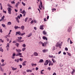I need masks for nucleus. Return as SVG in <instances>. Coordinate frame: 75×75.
<instances>
[{
  "label": "nucleus",
  "mask_w": 75,
  "mask_h": 75,
  "mask_svg": "<svg viewBox=\"0 0 75 75\" xmlns=\"http://www.w3.org/2000/svg\"><path fill=\"white\" fill-rule=\"evenodd\" d=\"M46 19H47L46 18H44V21H47V20H46Z\"/></svg>",
  "instance_id": "nucleus-51"
},
{
  "label": "nucleus",
  "mask_w": 75,
  "mask_h": 75,
  "mask_svg": "<svg viewBox=\"0 0 75 75\" xmlns=\"http://www.w3.org/2000/svg\"><path fill=\"white\" fill-rule=\"evenodd\" d=\"M15 45L17 46V47H18L19 45V44H18V43H16Z\"/></svg>",
  "instance_id": "nucleus-31"
},
{
  "label": "nucleus",
  "mask_w": 75,
  "mask_h": 75,
  "mask_svg": "<svg viewBox=\"0 0 75 75\" xmlns=\"http://www.w3.org/2000/svg\"><path fill=\"white\" fill-rule=\"evenodd\" d=\"M1 61L3 63V62H4V60L3 59H2L1 60Z\"/></svg>",
  "instance_id": "nucleus-57"
},
{
  "label": "nucleus",
  "mask_w": 75,
  "mask_h": 75,
  "mask_svg": "<svg viewBox=\"0 0 75 75\" xmlns=\"http://www.w3.org/2000/svg\"><path fill=\"white\" fill-rule=\"evenodd\" d=\"M44 61V60L42 59H40L39 62L40 63H42Z\"/></svg>",
  "instance_id": "nucleus-22"
},
{
  "label": "nucleus",
  "mask_w": 75,
  "mask_h": 75,
  "mask_svg": "<svg viewBox=\"0 0 75 75\" xmlns=\"http://www.w3.org/2000/svg\"><path fill=\"white\" fill-rule=\"evenodd\" d=\"M52 10H53L54 11H56V9H55V8H52Z\"/></svg>",
  "instance_id": "nucleus-55"
},
{
  "label": "nucleus",
  "mask_w": 75,
  "mask_h": 75,
  "mask_svg": "<svg viewBox=\"0 0 75 75\" xmlns=\"http://www.w3.org/2000/svg\"><path fill=\"white\" fill-rule=\"evenodd\" d=\"M25 50V48H23L22 49V51H24V50Z\"/></svg>",
  "instance_id": "nucleus-46"
},
{
  "label": "nucleus",
  "mask_w": 75,
  "mask_h": 75,
  "mask_svg": "<svg viewBox=\"0 0 75 75\" xmlns=\"http://www.w3.org/2000/svg\"><path fill=\"white\" fill-rule=\"evenodd\" d=\"M12 70H13V71H14L16 70V69H17V68H15L14 67H12Z\"/></svg>",
  "instance_id": "nucleus-30"
},
{
  "label": "nucleus",
  "mask_w": 75,
  "mask_h": 75,
  "mask_svg": "<svg viewBox=\"0 0 75 75\" xmlns=\"http://www.w3.org/2000/svg\"><path fill=\"white\" fill-rule=\"evenodd\" d=\"M40 29L41 30H43L44 29V25H41L40 26Z\"/></svg>",
  "instance_id": "nucleus-8"
},
{
  "label": "nucleus",
  "mask_w": 75,
  "mask_h": 75,
  "mask_svg": "<svg viewBox=\"0 0 75 75\" xmlns=\"http://www.w3.org/2000/svg\"><path fill=\"white\" fill-rule=\"evenodd\" d=\"M18 38L19 40H21L22 39V38L21 37H18Z\"/></svg>",
  "instance_id": "nucleus-37"
},
{
  "label": "nucleus",
  "mask_w": 75,
  "mask_h": 75,
  "mask_svg": "<svg viewBox=\"0 0 75 75\" xmlns=\"http://www.w3.org/2000/svg\"><path fill=\"white\" fill-rule=\"evenodd\" d=\"M14 28L15 29H17L18 28V26L16 25L14 27Z\"/></svg>",
  "instance_id": "nucleus-39"
},
{
  "label": "nucleus",
  "mask_w": 75,
  "mask_h": 75,
  "mask_svg": "<svg viewBox=\"0 0 75 75\" xmlns=\"http://www.w3.org/2000/svg\"><path fill=\"white\" fill-rule=\"evenodd\" d=\"M29 71H30V69H27L26 70V72H29Z\"/></svg>",
  "instance_id": "nucleus-59"
},
{
  "label": "nucleus",
  "mask_w": 75,
  "mask_h": 75,
  "mask_svg": "<svg viewBox=\"0 0 75 75\" xmlns=\"http://www.w3.org/2000/svg\"><path fill=\"white\" fill-rule=\"evenodd\" d=\"M65 49L66 51H68V49L67 47H65Z\"/></svg>",
  "instance_id": "nucleus-49"
},
{
  "label": "nucleus",
  "mask_w": 75,
  "mask_h": 75,
  "mask_svg": "<svg viewBox=\"0 0 75 75\" xmlns=\"http://www.w3.org/2000/svg\"><path fill=\"white\" fill-rule=\"evenodd\" d=\"M22 55V53H20V52H19L18 53H17L16 54V56H20V55Z\"/></svg>",
  "instance_id": "nucleus-6"
},
{
  "label": "nucleus",
  "mask_w": 75,
  "mask_h": 75,
  "mask_svg": "<svg viewBox=\"0 0 75 75\" xmlns=\"http://www.w3.org/2000/svg\"><path fill=\"white\" fill-rule=\"evenodd\" d=\"M17 18H19V19H20V16H18Z\"/></svg>",
  "instance_id": "nucleus-63"
},
{
  "label": "nucleus",
  "mask_w": 75,
  "mask_h": 75,
  "mask_svg": "<svg viewBox=\"0 0 75 75\" xmlns=\"http://www.w3.org/2000/svg\"><path fill=\"white\" fill-rule=\"evenodd\" d=\"M28 18L27 17L25 19V22H26L27 21V20H28Z\"/></svg>",
  "instance_id": "nucleus-35"
},
{
  "label": "nucleus",
  "mask_w": 75,
  "mask_h": 75,
  "mask_svg": "<svg viewBox=\"0 0 75 75\" xmlns=\"http://www.w3.org/2000/svg\"><path fill=\"white\" fill-rule=\"evenodd\" d=\"M7 9L8 10V14H11V8L10 7H8Z\"/></svg>",
  "instance_id": "nucleus-2"
},
{
  "label": "nucleus",
  "mask_w": 75,
  "mask_h": 75,
  "mask_svg": "<svg viewBox=\"0 0 75 75\" xmlns=\"http://www.w3.org/2000/svg\"><path fill=\"white\" fill-rule=\"evenodd\" d=\"M39 44H40V45H41V44H42V47H44V43L41 42H39Z\"/></svg>",
  "instance_id": "nucleus-14"
},
{
  "label": "nucleus",
  "mask_w": 75,
  "mask_h": 75,
  "mask_svg": "<svg viewBox=\"0 0 75 75\" xmlns=\"http://www.w3.org/2000/svg\"><path fill=\"white\" fill-rule=\"evenodd\" d=\"M11 3L12 4H14L15 3V2H14V1H12L11 2Z\"/></svg>",
  "instance_id": "nucleus-50"
},
{
  "label": "nucleus",
  "mask_w": 75,
  "mask_h": 75,
  "mask_svg": "<svg viewBox=\"0 0 75 75\" xmlns=\"http://www.w3.org/2000/svg\"><path fill=\"white\" fill-rule=\"evenodd\" d=\"M57 74L56 73L54 72V73L53 74V75H56Z\"/></svg>",
  "instance_id": "nucleus-64"
},
{
  "label": "nucleus",
  "mask_w": 75,
  "mask_h": 75,
  "mask_svg": "<svg viewBox=\"0 0 75 75\" xmlns=\"http://www.w3.org/2000/svg\"><path fill=\"white\" fill-rule=\"evenodd\" d=\"M32 35V33H30V34H29L27 36L28 37H31Z\"/></svg>",
  "instance_id": "nucleus-24"
},
{
  "label": "nucleus",
  "mask_w": 75,
  "mask_h": 75,
  "mask_svg": "<svg viewBox=\"0 0 75 75\" xmlns=\"http://www.w3.org/2000/svg\"><path fill=\"white\" fill-rule=\"evenodd\" d=\"M27 62V61H24L23 63L22 64L23 66H25L26 64H25V63Z\"/></svg>",
  "instance_id": "nucleus-11"
},
{
  "label": "nucleus",
  "mask_w": 75,
  "mask_h": 75,
  "mask_svg": "<svg viewBox=\"0 0 75 75\" xmlns=\"http://www.w3.org/2000/svg\"><path fill=\"white\" fill-rule=\"evenodd\" d=\"M15 62H19V59H15Z\"/></svg>",
  "instance_id": "nucleus-25"
},
{
  "label": "nucleus",
  "mask_w": 75,
  "mask_h": 75,
  "mask_svg": "<svg viewBox=\"0 0 75 75\" xmlns=\"http://www.w3.org/2000/svg\"><path fill=\"white\" fill-rule=\"evenodd\" d=\"M71 30V28H69L68 30V32H69V33L70 32Z\"/></svg>",
  "instance_id": "nucleus-28"
},
{
  "label": "nucleus",
  "mask_w": 75,
  "mask_h": 75,
  "mask_svg": "<svg viewBox=\"0 0 75 75\" xmlns=\"http://www.w3.org/2000/svg\"><path fill=\"white\" fill-rule=\"evenodd\" d=\"M51 65L52 66V65H53V63L51 62H50L49 64V66H50V65Z\"/></svg>",
  "instance_id": "nucleus-16"
},
{
  "label": "nucleus",
  "mask_w": 75,
  "mask_h": 75,
  "mask_svg": "<svg viewBox=\"0 0 75 75\" xmlns=\"http://www.w3.org/2000/svg\"><path fill=\"white\" fill-rule=\"evenodd\" d=\"M47 69H48V70H50V69H51V68L48 67Z\"/></svg>",
  "instance_id": "nucleus-62"
},
{
  "label": "nucleus",
  "mask_w": 75,
  "mask_h": 75,
  "mask_svg": "<svg viewBox=\"0 0 75 75\" xmlns=\"http://www.w3.org/2000/svg\"><path fill=\"white\" fill-rule=\"evenodd\" d=\"M48 42H44V46L43 47H45L47 45V44Z\"/></svg>",
  "instance_id": "nucleus-21"
},
{
  "label": "nucleus",
  "mask_w": 75,
  "mask_h": 75,
  "mask_svg": "<svg viewBox=\"0 0 75 75\" xmlns=\"http://www.w3.org/2000/svg\"><path fill=\"white\" fill-rule=\"evenodd\" d=\"M1 25L3 27H6V25L4 24H2Z\"/></svg>",
  "instance_id": "nucleus-34"
},
{
  "label": "nucleus",
  "mask_w": 75,
  "mask_h": 75,
  "mask_svg": "<svg viewBox=\"0 0 75 75\" xmlns=\"http://www.w3.org/2000/svg\"><path fill=\"white\" fill-rule=\"evenodd\" d=\"M12 56H13V57H14L15 56H16V54L15 53H13V54Z\"/></svg>",
  "instance_id": "nucleus-52"
},
{
  "label": "nucleus",
  "mask_w": 75,
  "mask_h": 75,
  "mask_svg": "<svg viewBox=\"0 0 75 75\" xmlns=\"http://www.w3.org/2000/svg\"><path fill=\"white\" fill-rule=\"evenodd\" d=\"M0 51H1V52H3V49L1 48L0 49Z\"/></svg>",
  "instance_id": "nucleus-40"
},
{
  "label": "nucleus",
  "mask_w": 75,
  "mask_h": 75,
  "mask_svg": "<svg viewBox=\"0 0 75 75\" xmlns=\"http://www.w3.org/2000/svg\"><path fill=\"white\" fill-rule=\"evenodd\" d=\"M24 26L22 25L21 27V28L22 30H24Z\"/></svg>",
  "instance_id": "nucleus-17"
},
{
  "label": "nucleus",
  "mask_w": 75,
  "mask_h": 75,
  "mask_svg": "<svg viewBox=\"0 0 75 75\" xmlns=\"http://www.w3.org/2000/svg\"><path fill=\"white\" fill-rule=\"evenodd\" d=\"M72 70H73V71L71 72V74L72 75H73L74 73V72H75V69H73Z\"/></svg>",
  "instance_id": "nucleus-18"
},
{
  "label": "nucleus",
  "mask_w": 75,
  "mask_h": 75,
  "mask_svg": "<svg viewBox=\"0 0 75 75\" xmlns=\"http://www.w3.org/2000/svg\"><path fill=\"white\" fill-rule=\"evenodd\" d=\"M22 4L24 6H25V4L23 2H22Z\"/></svg>",
  "instance_id": "nucleus-38"
},
{
  "label": "nucleus",
  "mask_w": 75,
  "mask_h": 75,
  "mask_svg": "<svg viewBox=\"0 0 75 75\" xmlns=\"http://www.w3.org/2000/svg\"><path fill=\"white\" fill-rule=\"evenodd\" d=\"M25 33H21V35L23 36V35H25Z\"/></svg>",
  "instance_id": "nucleus-33"
},
{
  "label": "nucleus",
  "mask_w": 75,
  "mask_h": 75,
  "mask_svg": "<svg viewBox=\"0 0 75 75\" xmlns=\"http://www.w3.org/2000/svg\"><path fill=\"white\" fill-rule=\"evenodd\" d=\"M20 4V2L18 1L17 3H16L15 7H16V8H18V4Z\"/></svg>",
  "instance_id": "nucleus-5"
},
{
  "label": "nucleus",
  "mask_w": 75,
  "mask_h": 75,
  "mask_svg": "<svg viewBox=\"0 0 75 75\" xmlns=\"http://www.w3.org/2000/svg\"><path fill=\"white\" fill-rule=\"evenodd\" d=\"M33 54L35 56H38V53L36 52H34Z\"/></svg>",
  "instance_id": "nucleus-12"
},
{
  "label": "nucleus",
  "mask_w": 75,
  "mask_h": 75,
  "mask_svg": "<svg viewBox=\"0 0 75 75\" xmlns=\"http://www.w3.org/2000/svg\"><path fill=\"white\" fill-rule=\"evenodd\" d=\"M52 60L53 61V63H55V62H56V61H55V60H54V59H52Z\"/></svg>",
  "instance_id": "nucleus-32"
},
{
  "label": "nucleus",
  "mask_w": 75,
  "mask_h": 75,
  "mask_svg": "<svg viewBox=\"0 0 75 75\" xmlns=\"http://www.w3.org/2000/svg\"><path fill=\"white\" fill-rule=\"evenodd\" d=\"M42 38L43 40H47V37H45V36H43Z\"/></svg>",
  "instance_id": "nucleus-23"
},
{
  "label": "nucleus",
  "mask_w": 75,
  "mask_h": 75,
  "mask_svg": "<svg viewBox=\"0 0 75 75\" xmlns=\"http://www.w3.org/2000/svg\"><path fill=\"white\" fill-rule=\"evenodd\" d=\"M6 40L8 42L9 41L10 39H8V38H7L6 39Z\"/></svg>",
  "instance_id": "nucleus-61"
},
{
  "label": "nucleus",
  "mask_w": 75,
  "mask_h": 75,
  "mask_svg": "<svg viewBox=\"0 0 75 75\" xmlns=\"http://www.w3.org/2000/svg\"><path fill=\"white\" fill-rule=\"evenodd\" d=\"M0 32L1 33H3V31H2V29H0Z\"/></svg>",
  "instance_id": "nucleus-58"
},
{
  "label": "nucleus",
  "mask_w": 75,
  "mask_h": 75,
  "mask_svg": "<svg viewBox=\"0 0 75 75\" xmlns=\"http://www.w3.org/2000/svg\"><path fill=\"white\" fill-rule=\"evenodd\" d=\"M68 55H69V56H70V57H71V54L69 53H68Z\"/></svg>",
  "instance_id": "nucleus-56"
},
{
  "label": "nucleus",
  "mask_w": 75,
  "mask_h": 75,
  "mask_svg": "<svg viewBox=\"0 0 75 75\" xmlns=\"http://www.w3.org/2000/svg\"><path fill=\"white\" fill-rule=\"evenodd\" d=\"M0 40L1 42H4V41H3V40H2V39H0Z\"/></svg>",
  "instance_id": "nucleus-47"
},
{
  "label": "nucleus",
  "mask_w": 75,
  "mask_h": 75,
  "mask_svg": "<svg viewBox=\"0 0 75 75\" xmlns=\"http://www.w3.org/2000/svg\"><path fill=\"white\" fill-rule=\"evenodd\" d=\"M18 42H24V40H21L20 39H18Z\"/></svg>",
  "instance_id": "nucleus-19"
},
{
  "label": "nucleus",
  "mask_w": 75,
  "mask_h": 75,
  "mask_svg": "<svg viewBox=\"0 0 75 75\" xmlns=\"http://www.w3.org/2000/svg\"><path fill=\"white\" fill-rule=\"evenodd\" d=\"M0 70L1 71H2V72H3V71H4L3 69L2 68H1Z\"/></svg>",
  "instance_id": "nucleus-53"
},
{
  "label": "nucleus",
  "mask_w": 75,
  "mask_h": 75,
  "mask_svg": "<svg viewBox=\"0 0 75 75\" xmlns=\"http://www.w3.org/2000/svg\"><path fill=\"white\" fill-rule=\"evenodd\" d=\"M0 6L1 7V10H2V9H3V8L2 7V5L1 3H0Z\"/></svg>",
  "instance_id": "nucleus-29"
},
{
  "label": "nucleus",
  "mask_w": 75,
  "mask_h": 75,
  "mask_svg": "<svg viewBox=\"0 0 75 75\" xmlns=\"http://www.w3.org/2000/svg\"><path fill=\"white\" fill-rule=\"evenodd\" d=\"M70 44H72V43H73V42H72V41L71 40H70Z\"/></svg>",
  "instance_id": "nucleus-54"
},
{
  "label": "nucleus",
  "mask_w": 75,
  "mask_h": 75,
  "mask_svg": "<svg viewBox=\"0 0 75 75\" xmlns=\"http://www.w3.org/2000/svg\"><path fill=\"white\" fill-rule=\"evenodd\" d=\"M10 44L8 43H7V46H6V47L7 48V51H8L9 50V45Z\"/></svg>",
  "instance_id": "nucleus-4"
},
{
  "label": "nucleus",
  "mask_w": 75,
  "mask_h": 75,
  "mask_svg": "<svg viewBox=\"0 0 75 75\" xmlns=\"http://www.w3.org/2000/svg\"><path fill=\"white\" fill-rule=\"evenodd\" d=\"M7 6L8 7H11V6H10V4H8Z\"/></svg>",
  "instance_id": "nucleus-45"
},
{
  "label": "nucleus",
  "mask_w": 75,
  "mask_h": 75,
  "mask_svg": "<svg viewBox=\"0 0 75 75\" xmlns=\"http://www.w3.org/2000/svg\"><path fill=\"white\" fill-rule=\"evenodd\" d=\"M16 21L18 23H19L20 22L19 21V20H18V18H17V17H16Z\"/></svg>",
  "instance_id": "nucleus-20"
},
{
  "label": "nucleus",
  "mask_w": 75,
  "mask_h": 75,
  "mask_svg": "<svg viewBox=\"0 0 75 75\" xmlns=\"http://www.w3.org/2000/svg\"><path fill=\"white\" fill-rule=\"evenodd\" d=\"M16 51L17 52H20L21 51V50L20 49H16Z\"/></svg>",
  "instance_id": "nucleus-9"
},
{
  "label": "nucleus",
  "mask_w": 75,
  "mask_h": 75,
  "mask_svg": "<svg viewBox=\"0 0 75 75\" xmlns=\"http://www.w3.org/2000/svg\"><path fill=\"white\" fill-rule=\"evenodd\" d=\"M40 6L42 8V7H43V6H42V1H41V0H40Z\"/></svg>",
  "instance_id": "nucleus-13"
},
{
  "label": "nucleus",
  "mask_w": 75,
  "mask_h": 75,
  "mask_svg": "<svg viewBox=\"0 0 75 75\" xmlns=\"http://www.w3.org/2000/svg\"><path fill=\"white\" fill-rule=\"evenodd\" d=\"M48 51V50L44 49V50H42V51L43 52L45 53L46 52H47Z\"/></svg>",
  "instance_id": "nucleus-10"
},
{
  "label": "nucleus",
  "mask_w": 75,
  "mask_h": 75,
  "mask_svg": "<svg viewBox=\"0 0 75 75\" xmlns=\"http://www.w3.org/2000/svg\"><path fill=\"white\" fill-rule=\"evenodd\" d=\"M5 17L4 16L1 17V18L2 20H3V19H4V18Z\"/></svg>",
  "instance_id": "nucleus-44"
},
{
  "label": "nucleus",
  "mask_w": 75,
  "mask_h": 75,
  "mask_svg": "<svg viewBox=\"0 0 75 75\" xmlns=\"http://www.w3.org/2000/svg\"><path fill=\"white\" fill-rule=\"evenodd\" d=\"M53 50L54 51V50H55V47H53Z\"/></svg>",
  "instance_id": "nucleus-48"
},
{
  "label": "nucleus",
  "mask_w": 75,
  "mask_h": 75,
  "mask_svg": "<svg viewBox=\"0 0 75 75\" xmlns=\"http://www.w3.org/2000/svg\"><path fill=\"white\" fill-rule=\"evenodd\" d=\"M22 46H23V47H26V45H25V44H24Z\"/></svg>",
  "instance_id": "nucleus-41"
},
{
  "label": "nucleus",
  "mask_w": 75,
  "mask_h": 75,
  "mask_svg": "<svg viewBox=\"0 0 75 75\" xmlns=\"http://www.w3.org/2000/svg\"><path fill=\"white\" fill-rule=\"evenodd\" d=\"M16 42L15 40L13 41V43H16Z\"/></svg>",
  "instance_id": "nucleus-60"
},
{
  "label": "nucleus",
  "mask_w": 75,
  "mask_h": 75,
  "mask_svg": "<svg viewBox=\"0 0 75 75\" xmlns=\"http://www.w3.org/2000/svg\"><path fill=\"white\" fill-rule=\"evenodd\" d=\"M42 33L45 35H46V34H47V32H46V31H45V30H43V31Z\"/></svg>",
  "instance_id": "nucleus-15"
},
{
  "label": "nucleus",
  "mask_w": 75,
  "mask_h": 75,
  "mask_svg": "<svg viewBox=\"0 0 75 75\" xmlns=\"http://www.w3.org/2000/svg\"><path fill=\"white\" fill-rule=\"evenodd\" d=\"M21 32H20V31H19V32H16V35H17V34H18V35H21Z\"/></svg>",
  "instance_id": "nucleus-7"
},
{
  "label": "nucleus",
  "mask_w": 75,
  "mask_h": 75,
  "mask_svg": "<svg viewBox=\"0 0 75 75\" xmlns=\"http://www.w3.org/2000/svg\"><path fill=\"white\" fill-rule=\"evenodd\" d=\"M24 13H25V10H23V11L21 12V13L22 14H24Z\"/></svg>",
  "instance_id": "nucleus-36"
},
{
  "label": "nucleus",
  "mask_w": 75,
  "mask_h": 75,
  "mask_svg": "<svg viewBox=\"0 0 75 75\" xmlns=\"http://www.w3.org/2000/svg\"><path fill=\"white\" fill-rule=\"evenodd\" d=\"M11 22H8L7 23V25H11Z\"/></svg>",
  "instance_id": "nucleus-27"
},
{
  "label": "nucleus",
  "mask_w": 75,
  "mask_h": 75,
  "mask_svg": "<svg viewBox=\"0 0 75 75\" xmlns=\"http://www.w3.org/2000/svg\"><path fill=\"white\" fill-rule=\"evenodd\" d=\"M49 63V61L48 60H47L45 62L44 65H47L48 64V63Z\"/></svg>",
  "instance_id": "nucleus-3"
},
{
  "label": "nucleus",
  "mask_w": 75,
  "mask_h": 75,
  "mask_svg": "<svg viewBox=\"0 0 75 75\" xmlns=\"http://www.w3.org/2000/svg\"><path fill=\"white\" fill-rule=\"evenodd\" d=\"M59 43V42H58L56 44V47H59V48H61V46H62V42H61L60 44Z\"/></svg>",
  "instance_id": "nucleus-1"
},
{
  "label": "nucleus",
  "mask_w": 75,
  "mask_h": 75,
  "mask_svg": "<svg viewBox=\"0 0 75 75\" xmlns=\"http://www.w3.org/2000/svg\"><path fill=\"white\" fill-rule=\"evenodd\" d=\"M49 57L50 58H52V57H53V56H52V55H49Z\"/></svg>",
  "instance_id": "nucleus-42"
},
{
  "label": "nucleus",
  "mask_w": 75,
  "mask_h": 75,
  "mask_svg": "<svg viewBox=\"0 0 75 75\" xmlns=\"http://www.w3.org/2000/svg\"><path fill=\"white\" fill-rule=\"evenodd\" d=\"M32 66L33 67V66H36L37 65V64H34V63H31Z\"/></svg>",
  "instance_id": "nucleus-26"
},
{
  "label": "nucleus",
  "mask_w": 75,
  "mask_h": 75,
  "mask_svg": "<svg viewBox=\"0 0 75 75\" xmlns=\"http://www.w3.org/2000/svg\"><path fill=\"white\" fill-rule=\"evenodd\" d=\"M23 60V59H22L21 58H20L19 59V61H22Z\"/></svg>",
  "instance_id": "nucleus-43"
}]
</instances>
